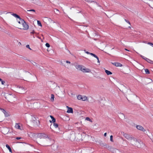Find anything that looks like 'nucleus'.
Segmentation results:
<instances>
[{
	"instance_id": "nucleus-40",
	"label": "nucleus",
	"mask_w": 153,
	"mask_h": 153,
	"mask_svg": "<svg viewBox=\"0 0 153 153\" xmlns=\"http://www.w3.org/2000/svg\"><path fill=\"white\" fill-rule=\"evenodd\" d=\"M16 138L17 140H19V139H21V138L20 137H17Z\"/></svg>"
},
{
	"instance_id": "nucleus-10",
	"label": "nucleus",
	"mask_w": 153,
	"mask_h": 153,
	"mask_svg": "<svg viewBox=\"0 0 153 153\" xmlns=\"http://www.w3.org/2000/svg\"><path fill=\"white\" fill-rule=\"evenodd\" d=\"M75 67L77 69L82 71V69L83 67V66L81 65H76L75 66Z\"/></svg>"
},
{
	"instance_id": "nucleus-20",
	"label": "nucleus",
	"mask_w": 153,
	"mask_h": 153,
	"mask_svg": "<svg viewBox=\"0 0 153 153\" xmlns=\"http://www.w3.org/2000/svg\"><path fill=\"white\" fill-rule=\"evenodd\" d=\"M146 61L148 62L151 63V64H153V61H152V60L147 58Z\"/></svg>"
},
{
	"instance_id": "nucleus-26",
	"label": "nucleus",
	"mask_w": 153,
	"mask_h": 153,
	"mask_svg": "<svg viewBox=\"0 0 153 153\" xmlns=\"http://www.w3.org/2000/svg\"><path fill=\"white\" fill-rule=\"evenodd\" d=\"M18 87L19 88L21 89L23 91L24 90L25 91V89L23 87L19 86V87Z\"/></svg>"
},
{
	"instance_id": "nucleus-5",
	"label": "nucleus",
	"mask_w": 153,
	"mask_h": 153,
	"mask_svg": "<svg viewBox=\"0 0 153 153\" xmlns=\"http://www.w3.org/2000/svg\"><path fill=\"white\" fill-rule=\"evenodd\" d=\"M77 99L79 100H82V101H85L87 99V97L85 96H82L78 95L77 97Z\"/></svg>"
},
{
	"instance_id": "nucleus-46",
	"label": "nucleus",
	"mask_w": 153,
	"mask_h": 153,
	"mask_svg": "<svg viewBox=\"0 0 153 153\" xmlns=\"http://www.w3.org/2000/svg\"><path fill=\"white\" fill-rule=\"evenodd\" d=\"M122 140H124V141H126V140L123 139V137H122Z\"/></svg>"
},
{
	"instance_id": "nucleus-53",
	"label": "nucleus",
	"mask_w": 153,
	"mask_h": 153,
	"mask_svg": "<svg viewBox=\"0 0 153 153\" xmlns=\"http://www.w3.org/2000/svg\"><path fill=\"white\" fill-rule=\"evenodd\" d=\"M152 82H153V81H152Z\"/></svg>"
},
{
	"instance_id": "nucleus-22",
	"label": "nucleus",
	"mask_w": 153,
	"mask_h": 153,
	"mask_svg": "<svg viewBox=\"0 0 153 153\" xmlns=\"http://www.w3.org/2000/svg\"><path fill=\"white\" fill-rule=\"evenodd\" d=\"M145 71L146 74H150V72L148 69H145Z\"/></svg>"
},
{
	"instance_id": "nucleus-41",
	"label": "nucleus",
	"mask_w": 153,
	"mask_h": 153,
	"mask_svg": "<svg viewBox=\"0 0 153 153\" xmlns=\"http://www.w3.org/2000/svg\"><path fill=\"white\" fill-rule=\"evenodd\" d=\"M35 33V32L34 30H33L32 32H31V33Z\"/></svg>"
},
{
	"instance_id": "nucleus-44",
	"label": "nucleus",
	"mask_w": 153,
	"mask_h": 153,
	"mask_svg": "<svg viewBox=\"0 0 153 153\" xmlns=\"http://www.w3.org/2000/svg\"><path fill=\"white\" fill-rule=\"evenodd\" d=\"M95 57L97 59V60H98V59H99L98 57L97 56H96V57Z\"/></svg>"
},
{
	"instance_id": "nucleus-12",
	"label": "nucleus",
	"mask_w": 153,
	"mask_h": 153,
	"mask_svg": "<svg viewBox=\"0 0 153 153\" xmlns=\"http://www.w3.org/2000/svg\"><path fill=\"white\" fill-rule=\"evenodd\" d=\"M11 15L14 17L18 18L20 20L22 19L19 15L13 13L11 14Z\"/></svg>"
},
{
	"instance_id": "nucleus-32",
	"label": "nucleus",
	"mask_w": 153,
	"mask_h": 153,
	"mask_svg": "<svg viewBox=\"0 0 153 153\" xmlns=\"http://www.w3.org/2000/svg\"><path fill=\"white\" fill-rule=\"evenodd\" d=\"M125 21L127 23H128L129 25H130V22L126 19H125Z\"/></svg>"
},
{
	"instance_id": "nucleus-39",
	"label": "nucleus",
	"mask_w": 153,
	"mask_h": 153,
	"mask_svg": "<svg viewBox=\"0 0 153 153\" xmlns=\"http://www.w3.org/2000/svg\"><path fill=\"white\" fill-rule=\"evenodd\" d=\"M66 62L67 63H69V64L71 63L69 61H68V60L66 61Z\"/></svg>"
},
{
	"instance_id": "nucleus-18",
	"label": "nucleus",
	"mask_w": 153,
	"mask_h": 153,
	"mask_svg": "<svg viewBox=\"0 0 153 153\" xmlns=\"http://www.w3.org/2000/svg\"><path fill=\"white\" fill-rule=\"evenodd\" d=\"M135 142H136L135 141ZM135 143H136V142H135ZM137 143L136 145H137V146L138 147H141V146H142L143 145H144L143 143L142 144V143L140 144V143ZM136 144V143L135 144V143H134V144H135V145Z\"/></svg>"
},
{
	"instance_id": "nucleus-50",
	"label": "nucleus",
	"mask_w": 153,
	"mask_h": 153,
	"mask_svg": "<svg viewBox=\"0 0 153 153\" xmlns=\"http://www.w3.org/2000/svg\"><path fill=\"white\" fill-rule=\"evenodd\" d=\"M128 27L129 28H131V27L130 26H129Z\"/></svg>"
},
{
	"instance_id": "nucleus-17",
	"label": "nucleus",
	"mask_w": 153,
	"mask_h": 153,
	"mask_svg": "<svg viewBox=\"0 0 153 153\" xmlns=\"http://www.w3.org/2000/svg\"><path fill=\"white\" fill-rule=\"evenodd\" d=\"M2 111L4 114L5 116L7 117V113L6 112V111L3 109H1Z\"/></svg>"
},
{
	"instance_id": "nucleus-31",
	"label": "nucleus",
	"mask_w": 153,
	"mask_h": 153,
	"mask_svg": "<svg viewBox=\"0 0 153 153\" xmlns=\"http://www.w3.org/2000/svg\"><path fill=\"white\" fill-rule=\"evenodd\" d=\"M84 51L85 52V53L87 54L90 55V54H91V53H90L88 51H86L85 50H84Z\"/></svg>"
},
{
	"instance_id": "nucleus-13",
	"label": "nucleus",
	"mask_w": 153,
	"mask_h": 153,
	"mask_svg": "<svg viewBox=\"0 0 153 153\" xmlns=\"http://www.w3.org/2000/svg\"><path fill=\"white\" fill-rule=\"evenodd\" d=\"M50 117H51V119L52 120V121L50 120V122L51 123L52 122L53 123H55V122L56 121L55 119L52 116L50 115Z\"/></svg>"
},
{
	"instance_id": "nucleus-54",
	"label": "nucleus",
	"mask_w": 153,
	"mask_h": 153,
	"mask_svg": "<svg viewBox=\"0 0 153 153\" xmlns=\"http://www.w3.org/2000/svg\"><path fill=\"white\" fill-rule=\"evenodd\" d=\"M0 122H1V121H0Z\"/></svg>"
},
{
	"instance_id": "nucleus-8",
	"label": "nucleus",
	"mask_w": 153,
	"mask_h": 153,
	"mask_svg": "<svg viewBox=\"0 0 153 153\" xmlns=\"http://www.w3.org/2000/svg\"><path fill=\"white\" fill-rule=\"evenodd\" d=\"M112 64L117 67H121L122 66V65L121 63L119 62H112Z\"/></svg>"
},
{
	"instance_id": "nucleus-33",
	"label": "nucleus",
	"mask_w": 153,
	"mask_h": 153,
	"mask_svg": "<svg viewBox=\"0 0 153 153\" xmlns=\"http://www.w3.org/2000/svg\"><path fill=\"white\" fill-rule=\"evenodd\" d=\"M148 44L149 45L152 46L153 45V44L152 43L149 42L148 43Z\"/></svg>"
},
{
	"instance_id": "nucleus-29",
	"label": "nucleus",
	"mask_w": 153,
	"mask_h": 153,
	"mask_svg": "<svg viewBox=\"0 0 153 153\" xmlns=\"http://www.w3.org/2000/svg\"><path fill=\"white\" fill-rule=\"evenodd\" d=\"M90 55H91L92 56H94V57H96V56H97L95 54H94L93 53H91V54H90Z\"/></svg>"
},
{
	"instance_id": "nucleus-35",
	"label": "nucleus",
	"mask_w": 153,
	"mask_h": 153,
	"mask_svg": "<svg viewBox=\"0 0 153 153\" xmlns=\"http://www.w3.org/2000/svg\"><path fill=\"white\" fill-rule=\"evenodd\" d=\"M26 47L27 48H28L30 50H31V49L30 48V46H29V45H26Z\"/></svg>"
},
{
	"instance_id": "nucleus-2",
	"label": "nucleus",
	"mask_w": 153,
	"mask_h": 153,
	"mask_svg": "<svg viewBox=\"0 0 153 153\" xmlns=\"http://www.w3.org/2000/svg\"><path fill=\"white\" fill-rule=\"evenodd\" d=\"M100 145L102 146H105L108 149L110 150L114 153H118V152H120L119 150L118 149H116L112 148L111 146H107L105 144L102 143Z\"/></svg>"
},
{
	"instance_id": "nucleus-23",
	"label": "nucleus",
	"mask_w": 153,
	"mask_h": 153,
	"mask_svg": "<svg viewBox=\"0 0 153 153\" xmlns=\"http://www.w3.org/2000/svg\"><path fill=\"white\" fill-rule=\"evenodd\" d=\"M53 126L56 128L58 127V124L57 123H53Z\"/></svg>"
},
{
	"instance_id": "nucleus-36",
	"label": "nucleus",
	"mask_w": 153,
	"mask_h": 153,
	"mask_svg": "<svg viewBox=\"0 0 153 153\" xmlns=\"http://www.w3.org/2000/svg\"><path fill=\"white\" fill-rule=\"evenodd\" d=\"M28 11H33V12H35V10L33 9H32V10H27Z\"/></svg>"
},
{
	"instance_id": "nucleus-9",
	"label": "nucleus",
	"mask_w": 153,
	"mask_h": 153,
	"mask_svg": "<svg viewBox=\"0 0 153 153\" xmlns=\"http://www.w3.org/2000/svg\"><path fill=\"white\" fill-rule=\"evenodd\" d=\"M67 107L68 108V109L67 111V113H73V111L72 108L69 107L68 106H67Z\"/></svg>"
},
{
	"instance_id": "nucleus-4",
	"label": "nucleus",
	"mask_w": 153,
	"mask_h": 153,
	"mask_svg": "<svg viewBox=\"0 0 153 153\" xmlns=\"http://www.w3.org/2000/svg\"><path fill=\"white\" fill-rule=\"evenodd\" d=\"M21 24H22V26L23 27V29L24 30H27L29 28V26L27 24L26 22L22 19H21Z\"/></svg>"
},
{
	"instance_id": "nucleus-15",
	"label": "nucleus",
	"mask_w": 153,
	"mask_h": 153,
	"mask_svg": "<svg viewBox=\"0 0 153 153\" xmlns=\"http://www.w3.org/2000/svg\"><path fill=\"white\" fill-rule=\"evenodd\" d=\"M6 147L8 149L9 151L10 152H11V153H12V150H11L10 147L9 146V145L8 144H6Z\"/></svg>"
},
{
	"instance_id": "nucleus-47",
	"label": "nucleus",
	"mask_w": 153,
	"mask_h": 153,
	"mask_svg": "<svg viewBox=\"0 0 153 153\" xmlns=\"http://www.w3.org/2000/svg\"><path fill=\"white\" fill-rule=\"evenodd\" d=\"M125 50H126V51H129V50H128V49H126V48H125Z\"/></svg>"
},
{
	"instance_id": "nucleus-48",
	"label": "nucleus",
	"mask_w": 153,
	"mask_h": 153,
	"mask_svg": "<svg viewBox=\"0 0 153 153\" xmlns=\"http://www.w3.org/2000/svg\"><path fill=\"white\" fill-rule=\"evenodd\" d=\"M2 81H3L0 78V81L1 82Z\"/></svg>"
},
{
	"instance_id": "nucleus-24",
	"label": "nucleus",
	"mask_w": 153,
	"mask_h": 153,
	"mask_svg": "<svg viewBox=\"0 0 153 153\" xmlns=\"http://www.w3.org/2000/svg\"><path fill=\"white\" fill-rule=\"evenodd\" d=\"M37 24L39 26H42V25L40 22L39 21H37Z\"/></svg>"
},
{
	"instance_id": "nucleus-34",
	"label": "nucleus",
	"mask_w": 153,
	"mask_h": 153,
	"mask_svg": "<svg viewBox=\"0 0 153 153\" xmlns=\"http://www.w3.org/2000/svg\"><path fill=\"white\" fill-rule=\"evenodd\" d=\"M89 2H90V3H92V2H94V3H97V2L94 1H88Z\"/></svg>"
},
{
	"instance_id": "nucleus-37",
	"label": "nucleus",
	"mask_w": 153,
	"mask_h": 153,
	"mask_svg": "<svg viewBox=\"0 0 153 153\" xmlns=\"http://www.w3.org/2000/svg\"><path fill=\"white\" fill-rule=\"evenodd\" d=\"M32 63L34 65H37V64L36 62H33H33H32Z\"/></svg>"
},
{
	"instance_id": "nucleus-11",
	"label": "nucleus",
	"mask_w": 153,
	"mask_h": 153,
	"mask_svg": "<svg viewBox=\"0 0 153 153\" xmlns=\"http://www.w3.org/2000/svg\"><path fill=\"white\" fill-rule=\"evenodd\" d=\"M15 127L16 129H19L20 130L22 129L19 123H16Z\"/></svg>"
},
{
	"instance_id": "nucleus-21",
	"label": "nucleus",
	"mask_w": 153,
	"mask_h": 153,
	"mask_svg": "<svg viewBox=\"0 0 153 153\" xmlns=\"http://www.w3.org/2000/svg\"><path fill=\"white\" fill-rule=\"evenodd\" d=\"M31 119L32 120V121H33V122H35L36 120V117L33 116H31Z\"/></svg>"
},
{
	"instance_id": "nucleus-1",
	"label": "nucleus",
	"mask_w": 153,
	"mask_h": 153,
	"mask_svg": "<svg viewBox=\"0 0 153 153\" xmlns=\"http://www.w3.org/2000/svg\"><path fill=\"white\" fill-rule=\"evenodd\" d=\"M121 134L124 136V137L126 138L129 141H131L133 140L134 141H135L136 144V145L137 144V143H140V144H143V142L140 140H137L134 137H131V136L123 132H121Z\"/></svg>"
},
{
	"instance_id": "nucleus-52",
	"label": "nucleus",
	"mask_w": 153,
	"mask_h": 153,
	"mask_svg": "<svg viewBox=\"0 0 153 153\" xmlns=\"http://www.w3.org/2000/svg\"><path fill=\"white\" fill-rule=\"evenodd\" d=\"M152 47H153V46H152Z\"/></svg>"
},
{
	"instance_id": "nucleus-49",
	"label": "nucleus",
	"mask_w": 153,
	"mask_h": 153,
	"mask_svg": "<svg viewBox=\"0 0 153 153\" xmlns=\"http://www.w3.org/2000/svg\"><path fill=\"white\" fill-rule=\"evenodd\" d=\"M121 114H122L124 116V114H123V113H121Z\"/></svg>"
},
{
	"instance_id": "nucleus-30",
	"label": "nucleus",
	"mask_w": 153,
	"mask_h": 153,
	"mask_svg": "<svg viewBox=\"0 0 153 153\" xmlns=\"http://www.w3.org/2000/svg\"><path fill=\"white\" fill-rule=\"evenodd\" d=\"M45 45L48 48H49L50 46L49 44L48 43H46L45 44Z\"/></svg>"
},
{
	"instance_id": "nucleus-7",
	"label": "nucleus",
	"mask_w": 153,
	"mask_h": 153,
	"mask_svg": "<svg viewBox=\"0 0 153 153\" xmlns=\"http://www.w3.org/2000/svg\"><path fill=\"white\" fill-rule=\"evenodd\" d=\"M82 71L83 72L89 73L91 71V70L89 69L86 68L83 66V67L82 69Z\"/></svg>"
},
{
	"instance_id": "nucleus-38",
	"label": "nucleus",
	"mask_w": 153,
	"mask_h": 153,
	"mask_svg": "<svg viewBox=\"0 0 153 153\" xmlns=\"http://www.w3.org/2000/svg\"><path fill=\"white\" fill-rule=\"evenodd\" d=\"M2 85H4L5 83V82L4 81H2L1 82Z\"/></svg>"
},
{
	"instance_id": "nucleus-28",
	"label": "nucleus",
	"mask_w": 153,
	"mask_h": 153,
	"mask_svg": "<svg viewBox=\"0 0 153 153\" xmlns=\"http://www.w3.org/2000/svg\"><path fill=\"white\" fill-rule=\"evenodd\" d=\"M110 140L111 142H113V136L112 135H111L110 137Z\"/></svg>"
},
{
	"instance_id": "nucleus-42",
	"label": "nucleus",
	"mask_w": 153,
	"mask_h": 153,
	"mask_svg": "<svg viewBox=\"0 0 153 153\" xmlns=\"http://www.w3.org/2000/svg\"><path fill=\"white\" fill-rule=\"evenodd\" d=\"M19 21H18V22L19 24H21V20H20L19 19Z\"/></svg>"
},
{
	"instance_id": "nucleus-3",
	"label": "nucleus",
	"mask_w": 153,
	"mask_h": 153,
	"mask_svg": "<svg viewBox=\"0 0 153 153\" xmlns=\"http://www.w3.org/2000/svg\"><path fill=\"white\" fill-rule=\"evenodd\" d=\"M37 137L40 138H48L50 140H51V138L50 137H48V135L45 133H38L37 134Z\"/></svg>"
},
{
	"instance_id": "nucleus-16",
	"label": "nucleus",
	"mask_w": 153,
	"mask_h": 153,
	"mask_svg": "<svg viewBox=\"0 0 153 153\" xmlns=\"http://www.w3.org/2000/svg\"><path fill=\"white\" fill-rule=\"evenodd\" d=\"M105 72L108 75H111V74H112V73L111 72V71H108V70H105Z\"/></svg>"
},
{
	"instance_id": "nucleus-51",
	"label": "nucleus",
	"mask_w": 153,
	"mask_h": 153,
	"mask_svg": "<svg viewBox=\"0 0 153 153\" xmlns=\"http://www.w3.org/2000/svg\"><path fill=\"white\" fill-rule=\"evenodd\" d=\"M96 3V4H97V5H98V4L97 2V3Z\"/></svg>"
},
{
	"instance_id": "nucleus-45",
	"label": "nucleus",
	"mask_w": 153,
	"mask_h": 153,
	"mask_svg": "<svg viewBox=\"0 0 153 153\" xmlns=\"http://www.w3.org/2000/svg\"><path fill=\"white\" fill-rule=\"evenodd\" d=\"M97 62L98 63H100V62L99 61V59L97 60Z\"/></svg>"
},
{
	"instance_id": "nucleus-14",
	"label": "nucleus",
	"mask_w": 153,
	"mask_h": 153,
	"mask_svg": "<svg viewBox=\"0 0 153 153\" xmlns=\"http://www.w3.org/2000/svg\"><path fill=\"white\" fill-rule=\"evenodd\" d=\"M54 13L57 15H59L60 13L59 11L56 9H55L54 10Z\"/></svg>"
},
{
	"instance_id": "nucleus-25",
	"label": "nucleus",
	"mask_w": 153,
	"mask_h": 153,
	"mask_svg": "<svg viewBox=\"0 0 153 153\" xmlns=\"http://www.w3.org/2000/svg\"><path fill=\"white\" fill-rule=\"evenodd\" d=\"M140 56L143 59H144V60H145L146 61V60L147 58L145 57V56L142 55H140Z\"/></svg>"
},
{
	"instance_id": "nucleus-6",
	"label": "nucleus",
	"mask_w": 153,
	"mask_h": 153,
	"mask_svg": "<svg viewBox=\"0 0 153 153\" xmlns=\"http://www.w3.org/2000/svg\"><path fill=\"white\" fill-rule=\"evenodd\" d=\"M136 128L138 130L142 131L143 132H145L146 131L144 128L142 126L140 125L137 126Z\"/></svg>"
},
{
	"instance_id": "nucleus-43",
	"label": "nucleus",
	"mask_w": 153,
	"mask_h": 153,
	"mask_svg": "<svg viewBox=\"0 0 153 153\" xmlns=\"http://www.w3.org/2000/svg\"><path fill=\"white\" fill-rule=\"evenodd\" d=\"M106 134H107V133H105L104 134V137H106Z\"/></svg>"
},
{
	"instance_id": "nucleus-19",
	"label": "nucleus",
	"mask_w": 153,
	"mask_h": 153,
	"mask_svg": "<svg viewBox=\"0 0 153 153\" xmlns=\"http://www.w3.org/2000/svg\"><path fill=\"white\" fill-rule=\"evenodd\" d=\"M54 95L53 94H51V100L52 102H53L54 101Z\"/></svg>"
},
{
	"instance_id": "nucleus-27",
	"label": "nucleus",
	"mask_w": 153,
	"mask_h": 153,
	"mask_svg": "<svg viewBox=\"0 0 153 153\" xmlns=\"http://www.w3.org/2000/svg\"><path fill=\"white\" fill-rule=\"evenodd\" d=\"M85 120L88 121H89L90 122H92V120L90 119L89 117H87L85 118Z\"/></svg>"
}]
</instances>
